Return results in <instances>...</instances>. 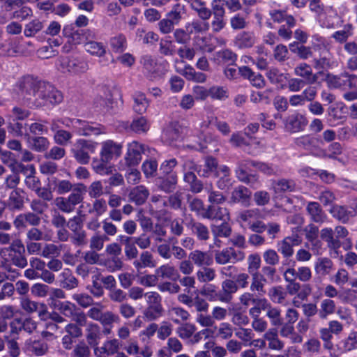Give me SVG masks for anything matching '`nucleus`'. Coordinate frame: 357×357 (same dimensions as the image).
I'll use <instances>...</instances> for the list:
<instances>
[{
  "label": "nucleus",
  "mask_w": 357,
  "mask_h": 357,
  "mask_svg": "<svg viewBox=\"0 0 357 357\" xmlns=\"http://www.w3.org/2000/svg\"><path fill=\"white\" fill-rule=\"evenodd\" d=\"M189 130L183 122H172L163 132L162 137L169 144L176 146H182L183 149L199 150L202 149L200 144H190Z\"/></svg>",
  "instance_id": "nucleus-1"
},
{
  "label": "nucleus",
  "mask_w": 357,
  "mask_h": 357,
  "mask_svg": "<svg viewBox=\"0 0 357 357\" xmlns=\"http://www.w3.org/2000/svg\"><path fill=\"white\" fill-rule=\"evenodd\" d=\"M56 66L62 73L74 75L85 73L89 69L86 61L69 56L60 57L56 63Z\"/></svg>",
  "instance_id": "nucleus-2"
},
{
  "label": "nucleus",
  "mask_w": 357,
  "mask_h": 357,
  "mask_svg": "<svg viewBox=\"0 0 357 357\" xmlns=\"http://www.w3.org/2000/svg\"><path fill=\"white\" fill-rule=\"evenodd\" d=\"M33 95L41 101L38 105L56 104L62 100V95L59 91L50 85L45 83H40L38 89L33 91Z\"/></svg>",
  "instance_id": "nucleus-3"
},
{
  "label": "nucleus",
  "mask_w": 357,
  "mask_h": 357,
  "mask_svg": "<svg viewBox=\"0 0 357 357\" xmlns=\"http://www.w3.org/2000/svg\"><path fill=\"white\" fill-rule=\"evenodd\" d=\"M73 128L80 135H105L107 130L103 126L74 119L71 121Z\"/></svg>",
  "instance_id": "nucleus-4"
},
{
  "label": "nucleus",
  "mask_w": 357,
  "mask_h": 357,
  "mask_svg": "<svg viewBox=\"0 0 357 357\" xmlns=\"http://www.w3.org/2000/svg\"><path fill=\"white\" fill-rule=\"evenodd\" d=\"M148 303V308L144 312V315L149 320L160 317L162 307L161 306V296L156 292H149L145 294Z\"/></svg>",
  "instance_id": "nucleus-5"
},
{
  "label": "nucleus",
  "mask_w": 357,
  "mask_h": 357,
  "mask_svg": "<svg viewBox=\"0 0 357 357\" xmlns=\"http://www.w3.org/2000/svg\"><path fill=\"white\" fill-rule=\"evenodd\" d=\"M143 67L150 79H160L166 72V69L161 63L155 61L152 56L146 55L142 56Z\"/></svg>",
  "instance_id": "nucleus-6"
},
{
  "label": "nucleus",
  "mask_w": 357,
  "mask_h": 357,
  "mask_svg": "<svg viewBox=\"0 0 357 357\" xmlns=\"http://www.w3.org/2000/svg\"><path fill=\"white\" fill-rule=\"evenodd\" d=\"M63 33L68 39V41L74 45L84 42V37L87 40L89 38H94L95 33L91 29L84 31H75L73 26H66L63 29Z\"/></svg>",
  "instance_id": "nucleus-7"
},
{
  "label": "nucleus",
  "mask_w": 357,
  "mask_h": 357,
  "mask_svg": "<svg viewBox=\"0 0 357 357\" xmlns=\"http://www.w3.org/2000/svg\"><path fill=\"white\" fill-rule=\"evenodd\" d=\"M301 243V238L297 234H293L278 243V251L284 257H291L294 253V246L298 245Z\"/></svg>",
  "instance_id": "nucleus-8"
},
{
  "label": "nucleus",
  "mask_w": 357,
  "mask_h": 357,
  "mask_svg": "<svg viewBox=\"0 0 357 357\" xmlns=\"http://www.w3.org/2000/svg\"><path fill=\"white\" fill-rule=\"evenodd\" d=\"M98 143L79 139L76 141L73 147L75 156H88L93 154L97 149Z\"/></svg>",
  "instance_id": "nucleus-9"
},
{
  "label": "nucleus",
  "mask_w": 357,
  "mask_h": 357,
  "mask_svg": "<svg viewBox=\"0 0 357 357\" xmlns=\"http://www.w3.org/2000/svg\"><path fill=\"white\" fill-rule=\"evenodd\" d=\"M156 153L157 151L155 149L151 148L149 145L143 143L134 141L128 144V156H153Z\"/></svg>",
  "instance_id": "nucleus-10"
},
{
  "label": "nucleus",
  "mask_w": 357,
  "mask_h": 357,
  "mask_svg": "<svg viewBox=\"0 0 357 357\" xmlns=\"http://www.w3.org/2000/svg\"><path fill=\"white\" fill-rule=\"evenodd\" d=\"M306 117L296 112L289 116L285 121V128L291 132H298L303 130L307 124Z\"/></svg>",
  "instance_id": "nucleus-11"
},
{
  "label": "nucleus",
  "mask_w": 357,
  "mask_h": 357,
  "mask_svg": "<svg viewBox=\"0 0 357 357\" xmlns=\"http://www.w3.org/2000/svg\"><path fill=\"white\" fill-rule=\"evenodd\" d=\"M206 173L221 178L229 176V169L225 165H218L215 158H208L206 161Z\"/></svg>",
  "instance_id": "nucleus-12"
},
{
  "label": "nucleus",
  "mask_w": 357,
  "mask_h": 357,
  "mask_svg": "<svg viewBox=\"0 0 357 357\" xmlns=\"http://www.w3.org/2000/svg\"><path fill=\"white\" fill-rule=\"evenodd\" d=\"M122 151V144L112 139H106L100 144V156H120Z\"/></svg>",
  "instance_id": "nucleus-13"
},
{
  "label": "nucleus",
  "mask_w": 357,
  "mask_h": 357,
  "mask_svg": "<svg viewBox=\"0 0 357 357\" xmlns=\"http://www.w3.org/2000/svg\"><path fill=\"white\" fill-rule=\"evenodd\" d=\"M86 342L88 344L94 347V353L97 355V351L99 349L97 347L100 343V339L101 337V332L99 325L97 324H89L86 327Z\"/></svg>",
  "instance_id": "nucleus-14"
},
{
  "label": "nucleus",
  "mask_w": 357,
  "mask_h": 357,
  "mask_svg": "<svg viewBox=\"0 0 357 357\" xmlns=\"http://www.w3.org/2000/svg\"><path fill=\"white\" fill-rule=\"evenodd\" d=\"M49 305L50 307L59 310L61 314L66 317H73L75 314L76 306L74 303L69 301H59L54 298H49Z\"/></svg>",
  "instance_id": "nucleus-15"
},
{
  "label": "nucleus",
  "mask_w": 357,
  "mask_h": 357,
  "mask_svg": "<svg viewBox=\"0 0 357 357\" xmlns=\"http://www.w3.org/2000/svg\"><path fill=\"white\" fill-rule=\"evenodd\" d=\"M324 19L321 20V25L326 28H334L338 24V14L333 6H326L323 13Z\"/></svg>",
  "instance_id": "nucleus-16"
},
{
  "label": "nucleus",
  "mask_w": 357,
  "mask_h": 357,
  "mask_svg": "<svg viewBox=\"0 0 357 357\" xmlns=\"http://www.w3.org/2000/svg\"><path fill=\"white\" fill-rule=\"evenodd\" d=\"M189 257L193 264L198 266H208L213 263V259L209 253L199 250L192 252Z\"/></svg>",
  "instance_id": "nucleus-17"
},
{
  "label": "nucleus",
  "mask_w": 357,
  "mask_h": 357,
  "mask_svg": "<svg viewBox=\"0 0 357 357\" xmlns=\"http://www.w3.org/2000/svg\"><path fill=\"white\" fill-rule=\"evenodd\" d=\"M284 280L288 282L287 289L291 295L296 294L301 288L300 283L296 282V269L294 268H289L285 270Z\"/></svg>",
  "instance_id": "nucleus-18"
},
{
  "label": "nucleus",
  "mask_w": 357,
  "mask_h": 357,
  "mask_svg": "<svg viewBox=\"0 0 357 357\" xmlns=\"http://www.w3.org/2000/svg\"><path fill=\"white\" fill-rule=\"evenodd\" d=\"M294 73L297 76L302 77L308 84H312L317 81V76L312 73V68L305 63H300L296 66Z\"/></svg>",
  "instance_id": "nucleus-19"
},
{
  "label": "nucleus",
  "mask_w": 357,
  "mask_h": 357,
  "mask_svg": "<svg viewBox=\"0 0 357 357\" xmlns=\"http://www.w3.org/2000/svg\"><path fill=\"white\" fill-rule=\"evenodd\" d=\"M29 147L36 151H43L47 149L50 142L44 137H27L26 139Z\"/></svg>",
  "instance_id": "nucleus-20"
},
{
  "label": "nucleus",
  "mask_w": 357,
  "mask_h": 357,
  "mask_svg": "<svg viewBox=\"0 0 357 357\" xmlns=\"http://www.w3.org/2000/svg\"><path fill=\"white\" fill-rule=\"evenodd\" d=\"M264 339L268 341V347L271 349L280 350L284 347V344L278 338V331L272 328L266 331Z\"/></svg>",
  "instance_id": "nucleus-21"
},
{
  "label": "nucleus",
  "mask_w": 357,
  "mask_h": 357,
  "mask_svg": "<svg viewBox=\"0 0 357 357\" xmlns=\"http://www.w3.org/2000/svg\"><path fill=\"white\" fill-rule=\"evenodd\" d=\"M236 177L241 181V182L250 185L254 188L259 186L257 178L252 174H249L247 169L240 166L236 171Z\"/></svg>",
  "instance_id": "nucleus-22"
},
{
  "label": "nucleus",
  "mask_w": 357,
  "mask_h": 357,
  "mask_svg": "<svg viewBox=\"0 0 357 357\" xmlns=\"http://www.w3.org/2000/svg\"><path fill=\"white\" fill-rule=\"evenodd\" d=\"M92 38H89L84 42V47L88 53L101 56L105 53V47L102 43L93 41Z\"/></svg>",
  "instance_id": "nucleus-23"
},
{
  "label": "nucleus",
  "mask_w": 357,
  "mask_h": 357,
  "mask_svg": "<svg viewBox=\"0 0 357 357\" xmlns=\"http://www.w3.org/2000/svg\"><path fill=\"white\" fill-rule=\"evenodd\" d=\"M149 196V192L144 186H137L130 192V198L136 204H142Z\"/></svg>",
  "instance_id": "nucleus-24"
},
{
  "label": "nucleus",
  "mask_w": 357,
  "mask_h": 357,
  "mask_svg": "<svg viewBox=\"0 0 357 357\" xmlns=\"http://www.w3.org/2000/svg\"><path fill=\"white\" fill-rule=\"evenodd\" d=\"M156 273L162 278H167L171 280H178L179 273L174 266L169 265L162 266L156 271Z\"/></svg>",
  "instance_id": "nucleus-25"
},
{
  "label": "nucleus",
  "mask_w": 357,
  "mask_h": 357,
  "mask_svg": "<svg viewBox=\"0 0 357 357\" xmlns=\"http://www.w3.org/2000/svg\"><path fill=\"white\" fill-rule=\"evenodd\" d=\"M251 192L245 186L237 187L231 193L234 202L246 204L250 197Z\"/></svg>",
  "instance_id": "nucleus-26"
},
{
  "label": "nucleus",
  "mask_w": 357,
  "mask_h": 357,
  "mask_svg": "<svg viewBox=\"0 0 357 357\" xmlns=\"http://www.w3.org/2000/svg\"><path fill=\"white\" fill-rule=\"evenodd\" d=\"M333 261L328 258H319L315 263V272L317 274L327 275L333 269Z\"/></svg>",
  "instance_id": "nucleus-27"
},
{
  "label": "nucleus",
  "mask_w": 357,
  "mask_h": 357,
  "mask_svg": "<svg viewBox=\"0 0 357 357\" xmlns=\"http://www.w3.org/2000/svg\"><path fill=\"white\" fill-rule=\"evenodd\" d=\"M321 238L322 240L328 243V245L331 248H340V241L338 239H335L334 230L330 227H325L321 230Z\"/></svg>",
  "instance_id": "nucleus-28"
},
{
  "label": "nucleus",
  "mask_w": 357,
  "mask_h": 357,
  "mask_svg": "<svg viewBox=\"0 0 357 357\" xmlns=\"http://www.w3.org/2000/svg\"><path fill=\"white\" fill-rule=\"evenodd\" d=\"M207 215L209 218H216L227 221L229 219V213L226 208L216 207L215 206H210L207 211Z\"/></svg>",
  "instance_id": "nucleus-29"
},
{
  "label": "nucleus",
  "mask_w": 357,
  "mask_h": 357,
  "mask_svg": "<svg viewBox=\"0 0 357 357\" xmlns=\"http://www.w3.org/2000/svg\"><path fill=\"white\" fill-rule=\"evenodd\" d=\"M307 210L311 218L315 222H323L326 219V215L321 211L318 203L311 202L307 206Z\"/></svg>",
  "instance_id": "nucleus-30"
},
{
  "label": "nucleus",
  "mask_w": 357,
  "mask_h": 357,
  "mask_svg": "<svg viewBox=\"0 0 357 357\" xmlns=\"http://www.w3.org/2000/svg\"><path fill=\"white\" fill-rule=\"evenodd\" d=\"M120 345L121 344L118 339H112L111 340L105 341L99 350L101 354L112 356L118 352Z\"/></svg>",
  "instance_id": "nucleus-31"
},
{
  "label": "nucleus",
  "mask_w": 357,
  "mask_h": 357,
  "mask_svg": "<svg viewBox=\"0 0 357 357\" xmlns=\"http://www.w3.org/2000/svg\"><path fill=\"white\" fill-rule=\"evenodd\" d=\"M36 327V322L31 320V318H27L23 323L19 320H15L11 323V328L14 332H17L18 330L23 328L26 331L31 333Z\"/></svg>",
  "instance_id": "nucleus-32"
},
{
  "label": "nucleus",
  "mask_w": 357,
  "mask_h": 357,
  "mask_svg": "<svg viewBox=\"0 0 357 357\" xmlns=\"http://www.w3.org/2000/svg\"><path fill=\"white\" fill-rule=\"evenodd\" d=\"M331 213L333 214L334 218L339 220L347 222L350 215H352L353 212L347 211V208L344 206L335 205L331 208Z\"/></svg>",
  "instance_id": "nucleus-33"
},
{
  "label": "nucleus",
  "mask_w": 357,
  "mask_h": 357,
  "mask_svg": "<svg viewBox=\"0 0 357 357\" xmlns=\"http://www.w3.org/2000/svg\"><path fill=\"white\" fill-rule=\"evenodd\" d=\"M200 294L207 298L210 301L220 300L224 301L217 292V287L212 284L204 285L200 290Z\"/></svg>",
  "instance_id": "nucleus-34"
},
{
  "label": "nucleus",
  "mask_w": 357,
  "mask_h": 357,
  "mask_svg": "<svg viewBox=\"0 0 357 357\" xmlns=\"http://www.w3.org/2000/svg\"><path fill=\"white\" fill-rule=\"evenodd\" d=\"M134 109L138 114H143L149 107L148 100L143 93H136L134 97Z\"/></svg>",
  "instance_id": "nucleus-35"
},
{
  "label": "nucleus",
  "mask_w": 357,
  "mask_h": 357,
  "mask_svg": "<svg viewBox=\"0 0 357 357\" xmlns=\"http://www.w3.org/2000/svg\"><path fill=\"white\" fill-rule=\"evenodd\" d=\"M197 279L201 282H207L215 278V269L208 267H204L198 270L197 273Z\"/></svg>",
  "instance_id": "nucleus-36"
},
{
  "label": "nucleus",
  "mask_w": 357,
  "mask_h": 357,
  "mask_svg": "<svg viewBox=\"0 0 357 357\" xmlns=\"http://www.w3.org/2000/svg\"><path fill=\"white\" fill-rule=\"evenodd\" d=\"M293 187V183L285 179L279 180L278 182H273L272 184V188L275 192V197H278L283 192L291 190Z\"/></svg>",
  "instance_id": "nucleus-37"
},
{
  "label": "nucleus",
  "mask_w": 357,
  "mask_h": 357,
  "mask_svg": "<svg viewBox=\"0 0 357 357\" xmlns=\"http://www.w3.org/2000/svg\"><path fill=\"white\" fill-rule=\"evenodd\" d=\"M185 28L188 33H202L206 31L209 28V25L208 22L203 20H196L188 24Z\"/></svg>",
  "instance_id": "nucleus-38"
},
{
  "label": "nucleus",
  "mask_w": 357,
  "mask_h": 357,
  "mask_svg": "<svg viewBox=\"0 0 357 357\" xmlns=\"http://www.w3.org/2000/svg\"><path fill=\"white\" fill-rule=\"evenodd\" d=\"M252 282L251 284L250 289L252 291H257L259 294L264 293V285L266 282L264 276L259 273H253Z\"/></svg>",
  "instance_id": "nucleus-39"
},
{
  "label": "nucleus",
  "mask_w": 357,
  "mask_h": 357,
  "mask_svg": "<svg viewBox=\"0 0 357 357\" xmlns=\"http://www.w3.org/2000/svg\"><path fill=\"white\" fill-rule=\"evenodd\" d=\"M130 128L135 132H144L149 130V124L144 116H141L132 122Z\"/></svg>",
  "instance_id": "nucleus-40"
},
{
  "label": "nucleus",
  "mask_w": 357,
  "mask_h": 357,
  "mask_svg": "<svg viewBox=\"0 0 357 357\" xmlns=\"http://www.w3.org/2000/svg\"><path fill=\"white\" fill-rule=\"evenodd\" d=\"M335 310V303L334 301L324 299L321 302V309L319 314L321 317H326L328 314L334 313Z\"/></svg>",
  "instance_id": "nucleus-41"
},
{
  "label": "nucleus",
  "mask_w": 357,
  "mask_h": 357,
  "mask_svg": "<svg viewBox=\"0 0 357 357\" xmlns=\"http://www.w3.org/2000/svg\"><path fill=\"white\" fill-rule=\"evenodd\" d=\"M110 46L116 52L124 50L126 46V40L124 35L119 34L113 36L110 40Z\"/></svg>",
  "instance_id": "nucleus-42"
},
{
  "label": "nucleus",
  "mask_w": 357,
  "mask_h": 357,
  "mask_svg": "<svg viewBox=\"0 0 357 357\" xmlns=\"http://www.w3.org/2000/svg\"><path fill=\"white\" fill-rule=\"evenodd\" d=\"M43 26L38 20H33L25 26L24 34L26 36L31 37L38 33L43 29Z\"/></svg>",
  "instance_id": "nucleus-43"
},
{
  "label": "nucleus",
  "mask_w": 357,
  "mask_h": 357,
  "mask_svg": "<svg viewBox=\"0 0 357 357\" xmlns=\"http://www.w3.org/2000/svg\"><path fill=\"white\" fill-rule=\"evenodd\" d=\"M266 316L270 319L272 325L280 326L282 324V318L280 315V310L278 308H268L266 311Z\"/></svg>",
  "instance_id": "nucleus-44"
},
{
  "label": "nucleus",
  "mask_w": 357,
  "mask_h": 357,
  "mask_svg": "<svg viewBox=\"0 0 357 357\" xmlns=\"http://www.w3.org/2000/svg\"><path fill=\"white\" fill-rule=\"evenodd\" d=\"M185 14L184 6L176 5L167 15L168 18L172 20L173 24H177Z\"/></svg>",
  "instance_id": "nucleus-45"
},
{
  "label": "nucleus",
  "mask_w": 357,
  "mask_h": 357,
  "mask_svg": "<svg viewBox=\"0 0 357 357\" xmlns=\"http://www.w3.org/2000/svg\"><path fill=\"white\" fill-rule=\"evenodd\" d=\"M215 261L218 264H227L231 262V248L223 249L220 252H218L215 255Z\"/></svg>",
  "instance_id": "nucleus-46"
},
{
  "label": "nucleus",
  "mask_w": 357,
  "mask_h": 357,
  "mask_svg": "<svg viewBox=\"0 0 357 357\" xmlns=\"http://www.w3.org/2000/svg\"><path fill=\"white\" fill-rule=\"evenodd\" d=\"M196 328L193 324H182L177 328V334L183 339L189 338L192 336Z\"/></svg>",
  "instance_id": "nucleus-47"
},
{
  "label": "nucleus",
  "mask_w": 357,
  "mask_h": 357,
  "mask_svg": "<svg viewBox=\"0 0 357 357\" xmlns=\"http://www.w3.org/2000/svg\"><path fill=\"white\" fill-rule=\"evenodd\" d=\"M248 272L250 274H252L253 273H258L257 271L261 264L260 255L258 254L249 255L248 258Z\"/></svg>",
  "instance_id": "nucleus-48"
},
{
  "label": "nucleus",
  "mask_w": 357,
  "mask_h": 357,
  "mask_svg": "<svg viewBox=\"0 0 357 357\" xmlns=\"http://www.w3.org/2000/svg\"><path fill=\"white\" fill-rule=\"evenodd\" d=\"M140 260L141 262H135V267H154L155 266V262L153 259L152 255L149 253L148 252H144L142 253Z\"/></svg>",
  "instance_id": "nucleus-49"
},
{
  "label": "nucleus",
  "mask_w": 357,
  "mask_h": 357,
  "mask_svg": "<svg viewBox=\"0 0 357 357\" xmlns=\"http://www.w3.org/2000/svg\"><path fill=\"white\" fill-rule=\"evenodd\" d=\"M107 204L105 199H99L94 201L92 208H89V213H95L97 217H100L107 211Z\"/></svg>",
  "instance_id": "nucleus-50"
},
{
  "label": "nucleus",
  "mask_w": 357,
  "mask_h": 357,
  "mask_svg": "<svg viewBox=\"0 0 357 357\" xmlns=\"http://www.w3.org/2000/svg\"><path fill=\"white\" fill-rule=\"evenodd\" d=\"M236 59V54L229 49H225L216 53V60L218 61L233 63Z\"/></svg>",
  "instance_id": "nucleus-51"
},
{
  "label": "nucleus",
  "mask_w": 357,
  "mask_h": 357,
  "mask_svg": "<svg viewBox=\"0 0 357 357\" xmlns=\"http://www.w3.org/2000/svg\"><path fill=\"white\" fill-rule=\"evenodd\" d=\"M126 241V247H125V253L127 257L130 259H134L136 257L137 255V250L136 246L135 245V238H125Z\"/></svg>",
  "instance_id": "nucleus-52"
},
{
  "label": "nucleus",
  "mask_w": 357,
  "mask_h": 357,
  "mask_svg": "<svg viewBox=\"0 0 357 357\" xmlns=\"http://www.w3.org/2000/svg\"><path fill=\"white\" fill-rule=\"evenodd\" d=\"M311 269L307 266H301L296 269V279L302 282H308L312 278Z\"/></svg>",
  "instance_id": "nucleus-53"
},
{
  "label": "nucleus",
  "mask_w": 357,
  "mask_h": 357,
  "mask_svg": "<svg viewBox=\"0 0 357 357\" xmlns=\"http://www.w3.org/2000/svg\"><path fill=\"white\" fill-rule=\"evenodd\" d=\"M320 348L321 343L316 338L309 339L308 341L303 345L304 351L309 352L310 354H316V352H319Z\"/></svg>",
  "instance_id": "nucleus-54"
},
{
  "label": "nucleus",
  "mask_w": 357,
  "mask_h": 357,
  "mask_svg": "<svg viewBox=\"0 0 357 357\" xmlns=\"http://www.w3.org/2000/svg\"><path fill=\"white\" fill-rule=\"evenodd\" d=\"M71 132L65 130H57L54 136L56 144H66L72 138Z\"/></svg>",
  "instance_id": "nucleus-55"
},
{
  "label": "nucleus",
  "mask_w": 357,
  "mask_h": 357,
  "mask_svg": "<svg viewBox=\"0 0 357 357\" xmlns=\"http://www.w3.org/2000/svg\"><path fill=\"white\" fill-rule=\"evenodd\" d=\"M344 74L341 76L334 75H328L326 82L328 83V86L330 88H340L344 86V83L347 82V79L344 80L342 79Z\"/></svg>",
  "instance_id": "nucleus-56"
},
{
  "label": "nucleus",
  "mask_w": 357,
  "mask_h": 357,
  "mask_svg": "<svg viewBox=\"0 0 357 357\" xmlns=\"http://www.w3.org/2000/svg\"><path fill=\"white\" fill-rule=\"evenodd\" d=\"M182 63V61H175V67L176 72H178L181 75H183L185 79L188 80H192L195 73V69L192 66L188 65L185 66L184 68H180L178 64Z\"/></svg>",
  "instance_id": "nucleus-57"
},
{
  "label": "nucleus",
  "mask_w": 357,
  "mask_h": 357,
  "mask_svg": "<svg viewBox=\"0 0 357 357\" xmlns=\"http://www.w3.org/2000/svg\"><path fill=\"white\" fill-rule=\"evenodd\" d=\"M93 168L99 174H106L111 171L110 166H107L102 158H97L92 162Z\"/></svg>",
  "instance_id": "nucleus-58"
},
{
  "label": "nucleus",
  "mask_w": 357,
  "mask_h": 357,
  "mask_svg": "<svg viewBox=\"0 0 357 357\" xmlns=\"http://www.w3.org/2000/svg\"><path fill=\"white\" fill-rule=\"evenodd\" d=\"M173 326L171 323L162 322L158 330V337L160 339H165L172 334Z\"/></svg>",
  "instance_id": "nucleus-59"
},
{
  "label": "nucleus",
  "mask_w": 357,
  "mask_h": 357,
  "mask_svg": "<svg viewBox=\"0 0 357 357\" xmlns=\"http://www.w3.org/2000/svg\"><path fill=\"white\" fill-rule=\"evenodd\" d=\"M233 334V329L229 323L222 322L220 324L217 335L226 339L230 337Z\"/></svg>",
  "instance_id": "nucleus-60"
},
{
  "label": "nucleus",
  "mask_w": 357,
  "mask_h": 357,
  "mask_svg": "<svg viewBox=\"0 0 357 357\" xmlns=\"http://www.w3.org/2000/svg\"><path fill=\"white\" fill-rule=\"evenodd\" d=\"M246 24L245 19L241 14H236L230 19V25L234 29H243Z\"/></svg>",
  "instance_id": "nucleus-61"
},
{
  "label": "nucleus",
  "mask_w": 357,
  "mask_h": 357,
  "mask_svg": "<svg viewBox=\"0 0 357 357\" xmlns=\"http://www.w3.org/2000/svg\"><path fill=\"white\" fill-rule=\"evenodd\" d=\"M229 142L234 146L243 147L248 144L241 132H234L229 139Z\"/></svg>",
  "instance_id": "nucleus-62"
},
{
  "label": "nucleus",
  "mask_w": 357,
  "mask_h": 357,
  "mask_svg": "<svg viewBox=\"0 0 357 357\" xmlns=\"http://www.w3.org/2000/svg\"><path fill=\"white\" fill-rule=\"evenodd\" d=\"M213 232L220 236H227L231 232V229L226 221H223L220 225L214 226Z\"/></svg>",
  "instance_id": "nucleus-63"
},
{
  "label": "nucleus",
  "mask_w": 357,
  "mask_h": 357,
  "mask_svg": "<svg viewBox=\"0 0 357 357\" xmlns=\"http://www.w3.org/2000/svg\"><path fill=\"white\" fill-rule=\"evenodd\" d=\"M74 355L76 357H89L91 350L84 343L77 344L74 349Z\"/></svg>",
  "instance_id": "nucleus-64"
}]
</instances>
